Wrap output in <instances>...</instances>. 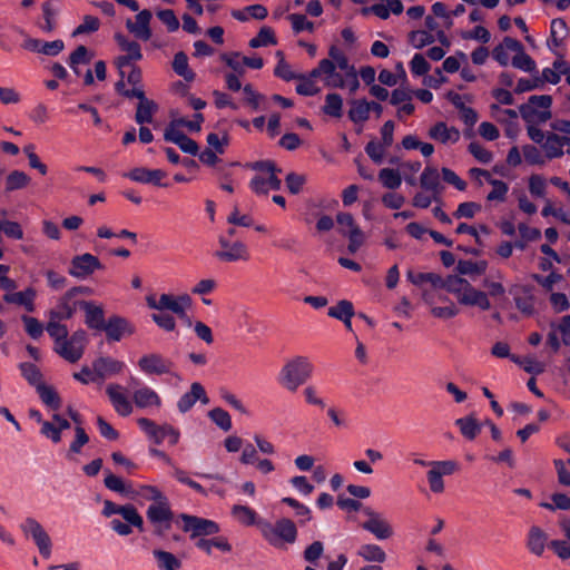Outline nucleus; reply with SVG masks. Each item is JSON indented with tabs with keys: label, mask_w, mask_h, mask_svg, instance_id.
Instances as JSON below:
<instances>
[{
	"label": "nucleus",
	"mask_w": 570,
	"mask_h": 570,
	"mask_svg": "<svg viewBox=\"0 0 570 570\" xmlns=\"http://www.w3.org/2000/svg\"><path fill=\"white\" fill-rule=\"evenodd\" d=\"M101 514L109 518V528L118 535L127 537L132 533V528L144 530V519L132 504L119 505L110 500L104 501Z\"/></svg>",
	"instance_id": "1"
},
{
	"label": "nucleus",
	"mask_w": 570,
	"mask_h": 570,
	"mask_svg": "<svg viewBox=\"0 0 570 570\" xmlns=\"http://www.w3.org/2000/svg\"><path fill=\"white\" fill-rule=\"evenodd\" d=\"M259 533L264 541L276 550H286L296 543L297 524L289 518L282 517L271 522L265 519L259 523Z\"/></svg>",
	"instance_id": "2"
},
{
	"label": "nucleus",
	"mask_w": 570,
	"mask_h": 570,
	"mask_svg": "<svg viewBox=\"0 0 570 570\" xmlns=\"http://www.w3.org/2000/svg\"><path fill=\"white\" fill-rule=\"evenodd\" d=\"M315 366L305 355H295L288 358L279 370L277 382L288 392H296L314 374Z\"/></svg>",
	"instance_id": "3"
},
{
	"label": "nucleus",
	"mask_w": 570,
	"mask_h": 570,
	"mask_svg": "<svg viewBox=\"0 0 570 570\" xmlns=\"http://www.w3.org/2000/svg\"><path fill=\"white\" fill-rule=\"evenodd\" d=\"M313 76H318L324 85L330 88H347L350 92L354 94L358 87L360 81L355 69L340 70L334 61L322 59L318 66L313 69Z\"/></svg>",
	"instance_id": "4"
},
{
	"label": "nucleus",
	"mask_w": 570,
	"mask_h": 570,
	"mask_svg": "<svg viewBox=\"0 0 570 570\" xmlns=\"http://www.w3.org/2000/svg\"><path fill=\"white\" fill-rule=\"evenodd\" d=\"M445 291L453 294L461 305L478 307L482 311H488L491 307L485 292L475 288L465 278L458 275L446 277Z\"/></svg>",
	"instance_id": "5"
},
{
	"label": "nucleus",
	"mask_w": 570,
	"mask_h": 570,
	"mask_svg": "<svg viewBox=\"0 0 570 570\" xmlns=\"http://www.w3.org/2000/svg\"><path fill=\"white\" fill-rule=\"evenodd\" d=\"M255 175L249 181L250 190L257 196H267L271 190H279L282 180L278 174L282 171L274 161L261 160L250 165Z\"/></svg>",
	"instance_id": "6"
},
{
	"label": "nucleus",
	"mask_w": 570,
	"mask_h": 570,
	"mask_svg": "<svg viewBox=\"0 0 570 570\" xmlns=\"http://www.w3.org/2000/svg\"><path fill=\"white\" fill-rule=\"evenodd\" d=\"M528 136L541 147L547 160L561 158L564 154L570 155L569 136H561L554 131L544 132L538 127L528 128Z\"/></svg>",
	"instance_id": "7"
},
{
	"label": "nucleus",
	"mask_w": 570,
	"mask_h": 570,
	"mask_svg": "<svg viewBox=\"0 0 570 570\" xmlns=\"http://www.w3.org/2000/svg\"><path fill=\"white\" fill-rule=\"evenodd\" d=\"M460 470L455 460H438L430 464L426 471L429 489L433 494H442L445 490L444 476H450Z\"/></svg>",
	"instance_id": "8"
},
{
	"label": "nucleus",
	"mask_w": 570,
	"mask_h": 570,
	"mask_svg": "<svg viewBox=\"0 0 570 570\" xmlns=\"http://www.w3.org/2000/svg\"><path fill=\"white\" fill-rule=\"evenodd\" d=\"M137 424L147 438L158 445L165 441L170 445H176L179 442V430L168 423L158 425L150 419L140 417L137 420Z\"/></svg>",
	"instance_id": "9"
},
{
	"label": "nucleus",
	"mask_w": 570,
	"mask_h": 570,
	"mask_svg": "<svg viewBox=\"0 0 570 570\" xmlns=\"http://www.w3.org/2000/svg\"><path fill=\"white\" fill-rule=\"evenodd\" d=\"M20 530L26 538L32 539L39 553L48 559L52 552V542L50 535L42 524L33 517H27L20 524Z\"/></svg>",
	"instance_id": "10"
},
{
	"label": "nucleus",
	"mask_w": 570,
	"mask_h": 570,
	"mask_svg": "<svg viewBox=\"0 0 570 570\" xmlns=\"http://www.w3.org/2000/svg\"><path fill=\"white\" fill-rule=\"evenodd\" d=\"M115 40L120 50L124 52V55L117 57L115 61L120 77L124 78L126 69L131 67L132 63L142 59L141 48L137 41L131 40L121 33H116Z\"/></svg>",
	"instance_id": "11"
},
{
	"label": "nucleus",
	"mask_w": 570,
	"mask_h": 570,
	"mask_svg": "<svg viewBox=\"0 0 570 570\" xmlns=\"http://www.w3.org/2000/svg\"><path fill=\"white\" fill-rule=\"evenodd\" d=\"M366 520L362 523V528L373 534L377 540H389L394 535V528L390 521L380 512L370 507L363 509Z\"/></svg>",
	"instance_id": "12"
},
{
	"label": "nucleus",
	"mask_w": 570,
	"mask_h": 570,
	"mask_svg": "<svg viewBox=\"0 0 570 570\" xmlns=\"http://www.w3.org/2000/svg\"><path fill=\"white\" fill-rule=\"evenodd\" d=\"M183 521V531L190 534L191 540H198L206 535H214L220 531L217 522L196 515L183 513L179 515Z\"/></svg>",
	"instance_id": "13"
},
{
	"label": "nucleus",
	"mask_w": 570,
	"mask_h": 570,
	"mask_svg": "<svg viewBox=\"0 0 570 570\" xmlns=\"http://www.w3.org/2000/svg\"><path fill=\"white\" fill-rule=\"evenodd\" d=\"M86 343L87 334L83 330H79L56 345L55 351L66 361L75 363L81 358Z\"/></svg>",
	"instance_id": "14"
},
{
	"label": "nucleus",
	"mask_w": 570,
	"mask_h": 570,
	"mask_svg": "<svg viewBox=\"0 0 570 570\" xmlns=\"http://www.w3.org/2000/svg\"><path fill=\"white\" fill-rule=\"evenodd\" d=\"M336 222L340 226V233L350 240L347 246L348 252L354 254L364 243V233L358 228L353 216L348 213L337 214Z\"/></svg>",
	"instance_id": "15"
},
{
	"label": "nucleus",
	"mask_w": 570,
	"mask_h": 570,
	"mask_svg": "<svg viewBox=\"0 0 570 570\" xmlns=\"http://www.w3.org/2000/svg\"><path fill=\"white\" fill-rule=\"evenodd\" d=\"M141 373L147 376L171 374L174 363L159 353L144 354L137 363Z\"/></svg>",
	"instance_id": "16"
},
{
	"label": "nucleus",
	"mask_w": 570,
	"mask_h": 570,
	"mask_svg": "<svg viewBox=\"0 0 570 570\" xmlns=\"http://www.w3.org/2000/svg\"><path fill=\"white\" fill-rule=\"evenodd\" d=\"M219 249L215 253V257L222 262L247 261L249 258L248 249L243 242H230L225 236L218 237Z\"/></svg>",
	"instance_id": "17"
},
{
	"label": "nucleus",
	"mask_w": 570,
	"mask_h": 570,
	"mask_svg": "<svg viewBox=\"0 0 570 570\" xmlns=\"http://www.w3.org/2000/svg\"><path fill=\"white\" fill-rule=\"evenodd\" d=\"M80 291L79 288H72L66 292L57 302L53 308L48 312V317L57 321H65L71 318L77 308L79 307V302L75 299L76 293Z\"/></svg>",
	"instance_id": "18"
},
{
	"label": "nucleus",
	"mask_w": 570,
	"mask_h": 570,
	"mask_svg": "<svg viewBox=\"0 0 570 570\" xmlns=\"http://www.w3.org/2000/svg\"><path fill=\"white\" fill-rule=\"evenodd\" d=\"M102 264L92 254L85 253L71 259L69 274L76 278H87L97 269H102Z\"/></svg>",
	"instance_id": "19"
},
{
	"label": "nucleus",
	"mask_w": 570,
	"mask_h": 570,
	"mask_svg": "<svg viewBox=\"0 0 570 570\" xmlns=\"http://www.w3.org/2000/svg\"><path fill=\"white\" fill-rule=\"evenodd\" d=\"M130 383L137 389L132 392V402L139 409H160L161 399L159 394L147 385H139L138 380L135 377L130 379Z\"/></svg>",
	"instance_id": "20"
},
{
	"label": "nucleus",
	"mask_w": 570,
	"mask_h": 570,
	"mask_svg": "<svg viewBox=\"0 0 570 570\" xmlns=\"http://www.w3.org/2000/svg\"><path fill=\"white\" fill-rule=\"evenodd\" d=\"M151 19V11L144 9L135 16L134 20L127 19L126 28L136 39L148 41L153 36L150 28Z\"/></svg>",
	"instance_id": "21"
},
{
	"label": "nucleus",
	"mask_w": 570,
	"mask_h": 570,
	"mask_svg": "<svg viewBox=\"0 0 570 570\" xmlns=\"http://www.w3.org/2000/svg\"><path fill=\"white\" fill-rule=\"evenodd\" d=\"M106 394L114 410L121 416H128L132 413V403L127 396L126 387L118 383H110L106 386Z\"/></svg>",
	"instance_id": "22"
},
{
	"label": "nucleus",
	"mask_w": 570,
	"mask_h": 570,
	"mask_svg": "<svg viewBox=\"0 0 570 570\" xmlns=\"http://www.w3.org/2000/svg\"><path fill=\"white\" fill-rule=\"evenodd\" d=\"M109 341L119 342L126 336L135 333V326L124 317H110L102 328Z\"/></svg>",
	"instance_id": "23"
},
{
	"label": "nucleus",
	"mask_w": 570,
	"mask_h": 570,
	"mask_svg": "<svg viewBox=\"0 0 570 570\" xmlns=\"http://www.w3.org/2000/svg\"><path fill=\"white\" fill-rule=\"evenodd\" d=\"M547 546H549L548 533L537 524L531 525L525 535V547L529 552L535 557H541Z\"/></svg>",
	"instance_id": "24"
},
{
	"label": "nucleus",
	"mask_w": 570,
	"mask_h": 570,
	"mask_svg": "<svg viewBox=\"0 0 570 570\" xmlns=\"http://www.w3.org/2000/svg\"><path fill=\"white\" fill-rule=\"evenodd\" d=\"M191 298L189 295L184 294L180 296H174L170 294H161L159 296V311H170L179 317L186 316V309L190 307Z\"/></svg>",
	"instance_id": "25"
},
{
	"label": "nucleus",
	"mask_w": 570,
	"mask_h": 570,
	"mask_svg": "<svg viewBox=\"0 0 570 570\" xmlns=\"http://www.w3.org/2000/svg\"><path fill=\"white\" fill-rule=\"evenodd\" d=\"M96 368V376H98L99 384H101L108 377L120 374L126 364L122 361H118L112 357H99L94 362Z\"/></svg>",
	"instance_id": "26"
},
{
	"label": "nucleus",
	"mask_w": 570,
	"mask_h": 570,
	"mask_svg": "<svg viewBox=\"0 0 570 570\" xmlns=\"http://www.w3.org/2000/svg\"><path fill=\"white\" fill-rule=\"evenodd\" d=\"M124 176L136 183L163 186L161 180L167 176V174L161 169H147L144 167H137L128 173H125Z\"/></svg>",
	"instance_id": "27"
},
{
	"label": "nucleus",
	"mask_w": 570,
	"mask_h": 570,
	"mask_svg": "<svg viewBox=\"0 0 570 570\" xmlns=\"http://www.w3.org/2000/svg\"><path fill=\"white\" fill-rule=\"evenodd\" d=\"M420 186L423 190L433 194L434 199H440L443 186L440 179V173L436 167L426 166L420 176Z\"/></svg>",
	"instance_id": "28"
},
{
	"label": "nucleus",
	"mask_w": 570,
	"mask_h": 570,
	"mask_svg": "<svg viewBox=\"0 0 570 570\" xmlns=\"http://www.w3.org/2000/svg\"><path fill=\"white\" fill-rule=\"evenodd\" d=\"M403 11V4L401 0H379L371 7L362 9V14L367 16L370 13L375 14L380 19H387L390 13L400 14Z\"/></svg>",
	"instance_id": "29"
},
{
	"label": "nucleus",
	"mask_w": 570,
	"mask_h": 570,
	"mask_svg": "<svg viewBox=\"0 0 570 570\" xmlns=\"http://www.w3.org/2000/svg\"><path fill=\"white\" fill-rule=\"evenodd\" d=\"M146 514H147V519L153 524L166 523L167 528H168L169 522L173 519V512L170 510L168 499L165 497L164 499L159 500L158 502L150 504L146 511Z\"/></svg>",
	"instance_id": "30"
},
{
	"label": "nucleus",
	"mask_w": 570,
	"mask_h": 570,
	"mask_svg": "<svg viewBox=\"0 0 570 570\" xmlns=\"http://www.w3.org/2000/svg\"><path fill=\"white\" fill-rule=\"evenodd\" d=\"M79 307L85 312V323L89 328L102 330L105 326V313L101 306L94 302L80 301Z\"/></svg>",
	"instance_id": "31"
},
{
	"label": "nucleus",
	"mask_w": 570,
	"mask_h": 570,
	"mask_svg": "<svg viewBox=\"0 0 570 570\" xmlns=\"http://www.w3.org/2000/svg\"><path fill=\"white\" fill-rule=\"evenodd\" d=\"M234 520L244 527L255 525L259 530V523L265 519L261 518L258 513L248 505L234 504L230 510Z\"/></svg>",
	"instance_id": "32"
},
{
	"label": "nucleus",
	"mask_w": 570,
	"mask_h": 570,
	"mask_svg": "<svg viewBox=\"0 0 570 570\" xmlns=\"http://www.w3.org/2000/svg\"><path fill=\"white\" fill-rule=\"evenodd\" d=\"M197 401H200L204 404L208 403V397L206 396V392L200 383H193L190 386V391L183 394L181 397L177 402V407L181 413L188 412Z\"/></svg>",
	"instance_id": "33"
},
{
	"label": "nucleus",
	"mask_w": 570,
	"mask_h": 570,
	"mask_svg": "<svg viewBox=\"0 0 570 570\" xmlns=\"http://www.w3.org/2000/svg\"><path fill=\"white\" fill-rule=\"evenodd\" d=\"M429 137L443 145L455 144L460 139V131L455 127L439 121L430 128Z\"/></svg>",
	"instance_id": "34"
},
{
	"label": "nucleus",
	"mask_w": 570,
	"mask_h": 570,
	"mask_svg": "<svg viewBox=\"0 0 570 570\" xmlns=\"http://www.w3.org/2000/svg\"><path fill=\"white\" fill-rule=\"evenodd\" d=\"M36 289L32 287H27L21 292L6 293L3 295V301L8 304L22 306L27 312L32 313L36 308Z\"/></svg>",
	"instance_id": "35"
},
{
	"label": "nucleus",
	"mask_w": 570,
	"mask_h": 570,
	"mask_svg": "<svg viewBox=\"0 0 570 570\" xmlns=\"http://www.w3.org/2000/svg\"><path fill=\"white\" fill-rule=\"evenodd\" d=\"M520 51V41L505 37L502 42L494 47L492 56L500 66H508L511 62L510 53Z\"/></svg>",
	"instance_id": "36"
},
{
	"label": "nucleus",
	"mask_w": 570,
	"mask_h": 570,
	"mask_svg": "<svg viewBox=\"0 0 570 570\" xmlns=\"http://www.w3.org/2000/svg\"><path fill=\"white\" fill-rule=\"evenodd\" d=\"M520 114L527 122V129L530 127H538L537 125L546 122L551 117L550 111H541L528 104L520 107Z\"/></svg>",
	"instance_id": "37"
},
{
	"label": "nucleus",
	"mask_w": 570,
	"mask_h": 570,
	"mask_svg": "<svg viewBox=\"0 0 570 570\" xmlns=\"http://www.w3.org/2000/svg\"><path fill=\"white\" fill-rule=\"evenodd\" d=\"M267 9L262 4H250L230 12L232 17L240 22H246L249 19L263 20L267 17Z\"/></svg>",
	"instance_id": "38"
},
{
	"label": "nucleus",
	"mask_w": 570,
	"mask_h": 570,
	"mask_svg": "<svg viewBox=\"0 0 570 570\" xmlns=\"http://www.w3.org/2000/svg\"><path fill=\"white\" fill-rule=\"evenodd\" d=\"M407 278L411 283L417 286H422L426 283L431 284L433 288L445 289L446 278H442L435 273H414L409 272Z\"/></svg>",
	"instance_id": "39"
},
{
	"label": "nucleus",
	"mask_w": 570,
	"mask_h": 570,
	"mask_svg": "<svg viewBox=\"0 0 570 570\" xmlns=\"http://www.w3.org/2000/svg\"><path fill=\"white\" fill-rule=\"evenodd\" d=\"M357 556L367 562L382 563L386 560L385 551L375 543L362 544L357 550Z\"/></svg>",
	"instance_id": "40"
},
{
	"label": "nucleus",
	"mask_w": 570,
	"mask_h": 570,
	"mask_svg": "<svg viewBox=\"0 0 570 570\" xmlns=\"http://www.w3.org/2000/svg\"><path fill=\"white\" fill-rule=\"evenodd\" d=\"M195 546L205 551L207 554H212L213 548H217L218 550L223 552H230L232 546L229 544L228 540L224 537H216L213 539H205L199 538L195 541Z\"/></svg>",
	"instance_id": "41"
},
{
	"label": "nucleus",
	"mask_w": 570,
	"mask_h": 570,
	"mask_svg": "<svg viewBox=\"0 0 570 570\" xmlns=\"http://www.w3.org/2000/svg\"><path fill=\"white\" fill-rule=\"evenodd\" d=\"M36 390H37V393H38L40 400L42 401V403L46 406H48L49 409H51L53 411H57L60 409L61 399H60L59 394L57 393V391L52 386H49V385H46L45 383H42Z\"/></svg>",
	"instance_id": "42"
},
{
	"label": "nucleus",
	"mask_w": 570,
	"mask_h": 570,
	"mask_svg": "<svg viewBox=\"0 0 570 570\" xmlns=\"http://www.w3.org/2000/svg\"><path fill=\"white\" fill-rule=\"evenodd\" d=\"M153 554L160 570H179L181 567V561L171 552L156 549Z\"/></svg>",
	"instance_id": "43"
},
{
	"label": "nucleus",
	"mask_w": 570,
	"mask_h": 570,
	"mask_svg": "<svg viewBox=\"0 0 570 570\" xmlns=\"http://www.w3.org/2000/svg\"><path fill=\"white\" fill-rule=\"evenodd\" d=\"M282 503L287 504L294 510V517L297 519V523L304 525L306 522L312 520V511L311 509L301 503L294 498L285 497L282 499Z\"/></svg>",
	"instance_id": "44"
},
{
	"label": "nucleus",
	"mask_w": 570,
	"mask_h": 570,
	"mask_svg": "<svg viewBox=\"0 0 570 570\" xmlns=\"http://www.w3.org/2000/svg\"><path fill=\"white\" fill-rule=\"evenodd\" d=\"M370 102L364 99L358 100H352L351 101V108L348 110V117L350 119L357 124V122H364L370 117Z\"/></svg>",
	"instance_id": "45"
},
{
	"label": "nucleus",
	"mask_w": 570,
	"mask_h": 570,
	"mask_svg": "<svg viewBox=\"0 0 570 570\" xmlns=\"http://www.w3.org/2000/svg\"><path fill=\"white\" fill-rule=\"evenodd\" d=\"M318 76H313V70L308 75H298L296 79L299 82L296 86V91L303 96H314L320 92V87L316 83Z\"/></svg>",
	"instance_id": "46"
},
{
	"label": "nucleus",
	"mask_w": 570,
	"mask_h": 570,
	"mask_svg": "<svg viewBox=\"0 0 570 570\" xmlns=\"http://www.w3.org/2000/svg\"><path fill=\"white\" fill-rule=\"evenodd\" d=\"M157 104L149 99H144L139 101L135 119L137 124H150L153 121V116L157 111Z\"/></svg>",
	"instance_id": "47"
},
{
	"label": "nucleus",
	"mask_w": 570,
	"mask_h": 570,
	"mask_svg": "<svg viewBox=\"0 0 570 570\" xmlns=\"http://www.w3.org/2000/svg\"><path fill=\"white\" fill-rule=\"evenodd\" d=\"M379 180L383 187L395 190L402 184V175L399 169L385 167L379 171Z\"/></svg>",
	"instance_id": "48"
},
{
	"label": "nucleus",
	"mask_w": 570,
	"mask_h": 570,
	"mask_svg": "<svg viewBox=\"0 0 570 570\" xmlns=\"http://www.w3.org/2000/svg\"><path fill=\"white\" fill-rule=\"evenodd\" d=\"M105 487L110 491L117 492L129 498L132 494V485L126 483L121 478L108 473L104 480Z\"/></svg>",
	"instance_id": "49"
},
{
	"label": "nucleus",
	"mask_w": 570,
	"mask_h": 570,
	"mask_svg": "<svg viewBox=\"0 0 570 570\" xmlns=\"http://www.w3.org/2000/svg\"><path fill=\"white\" fill-rule=\"evenodd\" d=\"M130 499L141 498L144 500L158 502L159 500L165 498V494L154 485H139L137 488H132V494L129 497Z\"/></svg>",
	"instance_id": "50"
},
{
	"label": "nucleus",
	"mask_w": 570,
	"mask_h": 570,
	"mask_svg": "<svg viewBox=\"0 0 570 570\" xmlns=\"http://www.w3.org/2000/svg\"><path fill=\"white\" fill-rule=\"evenodd\" d=\"M488 263L485 261L473 262L470 259L460 261L456 265V271L461 275L478 276L485 273Z\"/></svg>",
	"instance_id": "51"
},
{
	"label": "nucleus",
	"mask_w": 570,
	"mask_h": 570,
	"mask_svg": "<svg viewBox=\"0 0 570 570\" xmlns=\"http://www.w3.org/2000/svg\"><path fill=\"white\" fill-rule=\"evenodd\" d=\"M511 63L514 68L525 72H532L535 70V61L524 51L521 42L520 51H514Z\"/></svg>",
	"instance_id": "52"
},
{
	"label": "nucleus",
	"mask_w": 570,
	"mask_h": 570,
	"mask_svg": "<svg viewBox=\"0 0 570 570\" xmlns=\"http://www.w3.org/2000/svg\"><path fill=\"white\" fill-rule=\"evenodd\" d=\"M455 425L459 426L462 435L468 440H474L481 431L480 424L471 416L455 420Z\"/></svg>",
	"instance_id": "53"
},
{
	"label": "nucleus",
	"mask_w": 570,
	"mask_h": 570,
	"mask_svg": "<svg viewBox=\"0 0 570 570\" xmlns=\"http://www.w3.org/2000/svg\"><path fill=\"white\" fill-rule=\"evenodd\" d=\"M277 43L275 33L272 28L263 27L256 37L249 40V47L253 49L261 47L274 46Z\"/></svg>",
	"instance_id": "54"
},
{
	"label": "nucleus",
	"mask_w": 570,
	"mask_h": 570,
	"mask_svg": "<svg viewBox=\"0 0 570 570\" xmlns=\"http://www.w3.org/2000/svg\"><path fill=\"white\" fill-rule=\"evenodd\" d=\"M174 71L183 77L186 81H193L195 73L189 69L188 58L184 52H177L173 61Z\"/></svg>",
	"instance_id": "55"
},
{
	"label": "nucleus",
	"mask_w": 570,
	"mask_h": 570,
	"mask_svg": "<svg viewBox=\"0 0 570 570\" xmlns=\"http://www.w3.org/2000/svg\"><path fill=\"white\" fill-rule=\"evenodd\" d=\"M522 155L524 160L532 166H544L547 163V158L541 147L538 148L534 145H524L522 147Z\"/></svg>",
	"instance_id": "56"
},
{
	"label": "nucleus",
	"mask_w": 570,
	"mask_h": 570,
	"mask_svg": "<svg viewBox=\"0 0 570 570\" xmlns=\"http://www.w3.org/2000/svg\"><path fill=\"white\" fill-rule=\"evenodd\" d=\"M343 111V99L337 94H327L325 97V104L323 106V112L327 116L340 118Z\"/></svg>",
	"instance_id": "57"
},
{
	"label": "nucleus",
	"mask_w": 570,
	"mask_h": 570,
	"mask_svg": "<svg viewBox=\"0 0 570 570\" xmlns=\"http://www.w3.org/2000/svg\"><path fill=\"white\" fill-rule=\"evenodd\" d=\"M488 183L492 186V190L488 194L487 199L489 202H504L509 191L508 184L493 177Z\"/></svg>",
	"instance_id": "58"
},
{
	"label": "nucleus",
	"mask_w": 570,
	"mask_h": 570,
	"mask_svg": "<svg viewBox=\"0 0 570 570\" xmlns=\"http://www.w3.org/2000/svg\"><path fill=\"white\" fill-rule=\"evenodd\" d=\"M328 316L343 320V318H352L354 315V307L350 301L342 299L335 306L330 307L327 312Z\"/></svg>",
	"instance_id": "59"
},
{
	"label": "nucleus",
	"mask_w": 570,
	"mask_h": 570,
	"mask_svg": "<svg viewBox=\"0 0 570 570\" xmlns=\"http://www.w3.org/2000/svg\"><path fill=\"white\" fill-rule=\"evenodd\" d=\"M61 321L49 318L46 331L50 337L55 341V346L58 345L62 340L68 336V328L66 325L60 323Z\"/></svg>",
	"instance_id": "60"
},
{
	"label": "nucleus",
	"mask_w": 570,
	"mask_h": 570,
	"mask_svg": "<svg viewBox=\"0 0 570 570\" xmlns=\"http://www.w3.org/2000/svg\"><path fill=\"white\" fill-rule=\"evenodd\" d=\"M20 370L22 376L36 389L42 384V375L40 370L32 363H21Z\"/></svg>",
	"instance_id": "61"
},
{
	"label": "nucleus",
	"mask_w": 570,
	"mask_h": 570,
	"mask_svg": "<svg viewBox=\"0 0 570 570\" xmlns=\"http://www.w3.org/2000/svg\"><path fill=\"white\" fill-rule=\"evenodd\" d=\"M552 502H541L540 507L549 511L556 510H570V497L563 493H553L551 495Z\"/></svg>",
	"instance_id": "62"
},
{
	"label": "nucleus",
	"mask_w": 570,
	"mask_h": 570,
	"mask_svg": "<svg viewBox=\"0 0 570 570\" xmlns=\"http://www.w3.org/2000/svg\"><path fill=\"white\" fill-rule=\"evenodd\" d=\"M30 183L27 174L20 170H13L7 177L6 189L12 191L26 187Z\"/></svg>",
	"instance_id": "63"
},
{
	"label": "nucleus",
	"mask_w": 570,
	"mask_h": 570,
	"mask_svg": "<svg viewBox=\"0 0 570 570\" xmlns=\"http://www.w3.org/2000/svg\"><path fill=\"white\" fill-rule=\"evenodd\" d=\"M328 60L334 61L335 65H337L340 70H352L355 69L354 66H352L348 62V59L344 51L338 48L336 45H333L328 49Z\"/></svg>",
	"instance_id": "64"
}]
</instances>
